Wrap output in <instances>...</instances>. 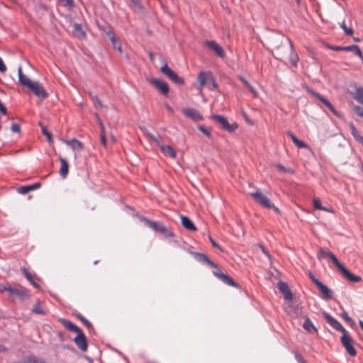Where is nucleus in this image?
Instances as JSON below:
<instances>
[{
    "label": "nucleus",
    "instance_id": "obj_16",
    "mask_svg": "<svg viewBox=\"0 0 363 363\" xmlns=\"http://www.w3.org/2000/svg\"><path fill=\"white\" fill-rule=\"evenodd\" d=\"M333 50H354V54L357 55L363 62V55L359 49V46L357 45H352L345 47L340 46H333L330 48Z\"/></svg>",
    "mask_w": 363,
    "mask_h": 363
},
{
    "label": "nucleus",
    "instance_id": "obj_9",
    "mask_svg": "<svg viewBox=\"0 0 363 363\" xmlns=\"http://www.w3.org/2000/svg\"><path fill=\"white\" fill-rule=\"evenodd\" d=\"M308 93L313 96L320 101L327 108H328L335 116H339V113L333 106V104L320 94L316 92L314 90L309 89Z\"/></svg>",
    "mask_w": 363,
    "mask_h": 363
},
{
    "label": "nucleus",
    "instance_id": "obj_52",
    "mask_svg": "<svg viewBox=\"0 0 363 363\" xmlns=\"http://www.w3.org/2000/svg\"><path fill=\"white\" fill-rule=\"evenodd\" d=\"M60 1L64 3L65 5L69 7H73L74 6L73 0H60Z\"/></svg>",
    "mask_w": 363,
    "mask_h": 363
},
{
    "label": "nucleus",
    "instance_id": "obj_40",
    "mask_svg": "<svg viewBox=\"0 0 363 363\" xmlns=\"http://www.w3.org/2000/svg\"><path fill=\"white\" fill-rule=\"evenodd\" d=\"M340 28L344 30L345 34L348 36L352 35L354 31L352 28H347L345 25V21L339 23Z\"/></svg>",
    "mask_w": 363,
    "mask_h": 363
},
{
    "label": "nucleus",
    "instance_id": "obj_34",
    "mask_svg": "<svg viewBox=\"0 0 363 363\" xmlns=\"http://www.w3.org/2000/svg\"><path fill=\"white\" fill-rule=\"evenodd\" d=\"M32 313L38 315L46 314V311L40 305V301L38 300L32 308Z\"/></svg>",
    "mask_w": 363,
    "mask_h": 363
},
{
    "label": "nucleus",
    "instance_id": "obj_20",
    "mask_svg": "<svg viewBox=\"0 0 363 363\" xmlns=\"http://www.w3.org/2000/svg\"><path fill=\"white\" fill-rule=\"evenodd\" d=\"M59 322L69 331L74 332L77 333L79 332L82 329L79 328L78 326L72 323L70 320L61 318H59Z\"/></svg>",
    "mask_w": 363,
    "mask_h": 363
},
{
    "label": "nucleus",
    "instance_id": "obj_24",
    "mask_svg": "<svg viewBox=\"0 0 363 363\" xmlns=\"http://www.w3.org/2000/svg\"><path fill=\"white\" fill-rule=\"evenodd\" d=\"M13 296H16L20 300L24 301V300L29 298L30 295L26 289L20 287V288H16Z\"/></svg>",
    "mask_w": 363,
    "mask_h": 363
},
{
    "label": "nucleus",
    "instance_id": "obj_44",
    "mask_svg": "<svg viewBox=\"0 0 363 363\" xmlns=\"http://www.w3.org/2000/svg\"><path fill=\"white\" fill-rule=\"evenodd\" d=\"M40 125L41 126V130H42L43 134L47 136L48 140L49 142H51L52 134L47 130V128L45 126L42 125L40 123Z\"/></svg>",
    "mask_w": 363,
    "mask_h": 363
},
{
    "label": "nucleus",
    "instance_id": "obj_33",
    "mask_svg": "<svg viewBox=\"0 0 363 363\" xmlns=\"http://www.w3.org/2000/svg\"><path fill=\"white\" fill-rule=\"evenodd\" d=\"M288 41L289 43L291 50L290 62L294 67H296L298 61V57L296 53L294 52V47L291 41L289 39H288Z\"/></svg>",
    "mask_w": 363,
    "mask_h": 363
},
{
    "label": "nucleus",
    "instance_id": "obj_30",
    "mask_svg": "<svg viewBox=\"0 0 363 363\" xmlns=\"http://www.w3.org/2000/svg\"><path fill=\"white\" fill-rule=\"evenodd\" d=\"M303 328L310 333L317 332V329L308 317H306L303 324Z\"/></svg>",
    "mask_w": 363,
    "mask_h": 363
},
{
    "label": "nucleus",
    "instance_id": "obj_56",
    "mask_svg": "<svg viewBox=\"0 0 363 363\" xmlns=\"http://www.w3.org/2000/svg\"><path fill=\"white\" fill-rule=\"evenodd\" d=\"M7 289H6V291H8L9 293L10 296H13L16 288H13V287H11L10 285H8Z\"/></svg>",
    "mask_w": 363,
    "mask_h": 363
},
{
    "label": "nucleus",
    "instance_id": "obj_61",
    "mask_svg": "<svg viewBox=\"0 0 363 363\" xmlns=\"http://www.w3.org/2000/svg\"><path fill=\"white\" fill-rule=\"evenodd\" d=\"M18 79L19 78H21V77H23V74L22 72V67L21 66H19L18 67Z\"/></svg>",
    "mask_w": 363,
    "mask_h": 363
},
{
    "label": "nucleus",
    "instance_id": "obj_14",
    "mask_svg": "<svg viewBox=\"0 0 363 363\" xmlns=\"http://www.w3.org/2000/svg\"><path fill=\"white\" fill-rule=\"evenodd\" d=\"M193 255L198 262L202 264H208L210 267H214L216 269L218 268V264L211 260L207 255L200 252H193Z\"/></svg>",
    "mask_w": 363,
    "mask_h": 363
},
{
    "label": "nucleus",
    "instance_id": "obj_55",
    "mask_svg": "<svg viewBox=\"0 0 363 363\" xmlns=\"http://www.w3.org/2000/svg\"><path fill=\"white\" fill-rule=\"evenodd\" d=\"M276 166H277V169L281 172H289V169H288L287 168H286L284 165H282L281 164H278Z\"/></svg>",
    "mask_w": 363,
    "mask_h": 363
},
{
    "label": "nucleus",
    "instance_id": "obj_54",
    "mask_svg": "<svg viewBox=\"0 0 363 363\" xmlns=\"http://www.w3.org/2000/svg\"><path fill=\"white\" fill-rule=\"evenodd\" d=\"M209 240H210L211 245H213V247L218 248L220 251H223L222 248L219 246V245L212 238L210 237Z\"/></svg>",
    "mask_w": 363,
    "mask_h": 363
},
{
    "label": "nucleus",
    "instance_id": "obj_45",
    "mask_svg": "<svg viewBox=\"0 0 363 363\" xmlns=\"http://www.w3.org/2000/svg\"><path fill=\"white\" fill-rule=\"evenodd\" d=\"M198 129L201 133H203L205 135H206L207 137H208V138L211 137V130L210 129L206 128L203 125H199L198 127Z\"/></svg>",
    "mask_w": 363,
    "mask_h": 363
},
{
    "label": "nucleus",
    "instance_id": "obj_35",
    "mask_svg": "<svg viewBox=\"0 0 363 363\" xmlns=\"http://www.w3.org/2000/svg\"><path fill=\"white\" fill-rule=\"evenodd\" d=\"M350 130L352 136L360 143L363 145V136H361L353 123L350 124Z\"/></svg>",
    "mask_w": 363,
    "mask_h": 363
},
{
    "label": "nucleus",
    "instance_id": "obj_64",
    "mask_svg": "<svg viewBox=\"0 0 363 363\" xmlns=\"http://www.w3.org/2000/svg\"><path fill=\"white\" fill-rule=\"evenodd\" d=\"M165 106L169 112L173 113V108L168 104H166Z\"/></svg>",
    "mask_w": 363,
    "mask_h": 363
},
{
    "label": "nucleus",
    "instance_id": "obj_29",
    "mask_svg": "<svg viewBox=\"0 0 363 363\" xmlns=\"http://www.w3.org/2000/svg\"><path fill=\"white\" fill-rule=\"evenodd\" d=\"M65 143L69 146H70L73 150H81L83 148L82 143L79 140H78L75 138H72L71 140H66Z\"/></svg>",
    "mask_w": 363,
    "mask_h": 363
},
{
    "label": "nucleus",
    "instance_id": "obj_42",
    "mask_svg": "<svg viewBox=\"0 0 363 363\" xmlns=\"http://www.w3.org/2000/svg\"><path fill=\"white\" fill-rule=\"evenodd\" d=\"M313 203L314 208H316V209L323 210V211H327V212H330V210H326V208H325V207H323L322 206L321 201L318 199H314L313 201Z\"/></svg>",
    "mask_w": 363,
    "mask_h": 363
},
{
    "label": "nucleus",
    "instance_id": "obj_7",
    "mask_svg": "<svg viewBox=\"0 0 363 363\" xmlns=\"http://www.w3.org/2000/svg\"><path fill=\"white\" fill-rule=\"evenodd\" d=\"M317 257L319 259H323L326 258L330 259L337 268H339L342 264L333 252L327 251L323 248H320L318 250L317 252Z\"/></svg>",
    "mask_w": 363,
    "mask_h": 363
},
{
    "label": "nucleus",
    "instance_id": "obj_1",
    "mask_svg": "<svg viewBox=\"0 0 363 363\" xmlns=\"http://www.w3.org/2000/svg\"><path fill=\"white\" fill-rule=\"evenodd\" d=\"M323 317L329 325H330L335 330L342 333L340 342L348 354L352 357L356 356L357 351L353 347L354 340L348 334L345 328L342 325V324L327 312L323 313Z\"/></svg>",
    "mask_w": 363,
    "mask_h": 363
},
{
    "label": "nucleus",
    "instance_id": "obj_17",
    "mask_svg": "<svg viewBox=\"0 0 363 363\" xmlns=\"http://www.w3.org/2000/svg\"><path fill=\"white\" fill-rule=\"evenodd\" d=\"M317 287L322 294L321 298L328 300L333 298V291L322 282H317Z\"/></svg>",
    "mask_w": 363,
    "mask_h": 363
},
{
    "label": "nucleus",
    "instance_id": "obj_51",
    "mask_svg": "<svg viewBox=\"0 0 363 363\" xmlns=\"http://www.w3.org/2000/svg\"><path fill=\"white\" fill-rule=\"evenodd\" d=\"M354 108L356 113L358 116L363 117V108L362 107H361L359 106H356Z\"/></svg>",
    "mask_w": 363,
    "mask_h": 363
},
{
    "label": "nucleus",
    "instance_id": "obj_32",
    "mask_svg": "<svg viewBox=\"0 0 363 363\" xmlns=\"http://www.w3.org/2000/svg\"><path fill=\"white\" fill-rule=\"evenodd\" d=\"M289 136L291 138L293 143L298 147V148H305L307 147V145L303 141L299 140L296 137V135L291 132L288 133Z\"/></svg>",
    "mask_w": 363,
    "mask_h": 363
},
{
    "label": "nucleus",
    "instance_id": "obj_43",
    "mask_svg": "<svg viewBox=\"0 0 363 363\" xmlns=\"http://www.w3.org/2000/svg\"><path fill=\"white\" fill-rule=\"evenodd\" d=\"M135 8L140 11H143V6L141 4V0H130Z\"/></svg>",
    "mask_w": 363,
    "mask_h": 363
},
{
    "label": "nucleus",
    "instance_id": "obj_3",
    "mask_svg": "<svg viewBox=\"0 0 363 363\" xmlns=\"http://www.w3.org/2000/svg\"><path fill=\"white\" fill-rule=\"evenodd\" d=\"M160 72L166 75L173 83L182 85L184 83L182 77H179L174 71L170 69L165 63L161 68Z\"/></svg>",
    "mask_w": 363,
    "mask_h": 363
},
{
    "label": "nucleus",
    "instance_id": "obj_58",
    "mask_svg": "<svg viewBox=\"0 0 363 363\" xmlns=\"http://www.w3.org/2000/svg\"><path fill=\"white\" fill-rule=\"evenodd\" d=\"M9 284H0V292L1 293H3L4 291H6V289H7V286H8Z\"/></svg>",
    "mask_w": 363,
    "mask_h": 363
},
{
    "label": "nucleus",
    "instance_id": "obj_12",
    "mask_svg": "<svg viewBox=\"0 0 363 363\" xmlns=\"http://www.w3.org/2000/svg\"><path fill=\"white\" fill-rule=\"evenodd\" d=\"M205 45L215 52V53L220 57H225V52L223 48L215 40H207L204 43Z\"/></svg>",
    "mask_w": 363,
    "mask_h": 363
},
{
    "label": "nucleus",
    "instance_id": "obj_57",
    "mask_svg": "<svg viewBox=\"0 0 363 363\" xmlns=\"http://www.w3.org/2000/svg\"><path fill=\"white\" fill-rule=\"evenodd\" d=\"M101 143L104 146H106V138L105 133H101Z\"/></svg>",
    "mask_w": 363,
    "mask_h": 363
},
{
    "label": "nucleus",
    "instance_id": "obj_31",
    "mask_svg": "<svg viewBox=\"0 0 363 363\" xmlns=\"http://www.w3.org/2000/svg\"><path fill=\"white\" fill-rule=\"evenodd\" d=\"M159 233H160L164 238H173L174 237V233L171 230V228L166 227L164 224L159 229Z\"/></svg>",
    "mask_w": 363,
    "mask_h": 363
},
{
    "label": "nucleus",
    "instance_id": "obj_47",
    "mask_svg": "<svg viewBox=\"0 0 363 363\" xmlns=\"http://www.w3.org/2000/svg\"><path fill=\"white\" fill-rule=\"evenodd\" d=\"M21 270L30 283L34 280L31 274L26 268H22Z\"/></svg>",
    "mask_w": 363,
    "mask_h": 363
},
{
    "label": "nucleus",
    "instance_id": "obj_59",
    "mask_svg": "<svg viewBox=\"0 0 363 363\" xmlns=\"http://www.w3.org/2000/svg\"><path fill=\"white\" fill-rule=\"evenodd\" d=\"M310 278H311V280L312 281V282L313 284H315L316 286H317V282H321L320 281H319L318 279H316L313 275L312 274H310Z\"/></svg>",
    "mask_w": 363,
    "mask_h": 363
},
{
    "label": "nucleus",
    "instance_id": "obj_53",
    "mask_svg": "<svg viewBox=\"0 0 363 363\" xmlns=\"http://www.w3.org/2000/svg\"><path fill=\"white\" fill-rule=\"evenodd\" d=\"M6 71V66L5 65L3 60L0 57V72L4 73Z\"/></svg>",
    "mask_w": 363,
    "mask_h": 363
},
{
    "label": "nucleus",
    "instance_id": "obj_38",
    "mask_svg": "<svg viewBox=\"0 0 363 363\" xmlns=\"http://www.w3.org/2000/svg\"><path fill=\"white\" fill-rule=\"evenodd\" d=\"M239 79L248 89V90L253 94V96H256L257 95L256 89L244 77H240Z\"/></svg>",
    "mask_w": 363,
    "mask_h": 363
},
{
    "label": "nucleus",
    "instance_id": "obj_49",
    "mask_svg": "<svg viewBox=\"0 0 363 363\" xmlns=\"http://www.w3.org/2000/svg\"><path fill=\"white\" fill-rule=\"evenodd\" d=\"M11 130L14 133H20L21 128L20 125L17 123H12L11 126Z\"/></svg>",
    "mask_w": 363,
    "mask_h": 363
},
{
    "label": "nucleus",
    "instance_id": "obj_10",
    "mask_svg": "<svg viewBox=\"0 0 363 363\" xmlns=\"http://www.w3.org/2000/svg\"><path fill=\"white\" fill-rule=\"evenodd\" d=\"M182 113L186 118H190L195 122L201 121L203 120V116L196 109L194 108H183Z\"/></svg>",
    "mask_w": 363,
    "mask_h": 363
},
{
    "label": "nucleus",
    "instance_id": "obj_21",
    "mask_svg": "<svg viewBox=\"0 0 363 363\" xmlns=\"http://www.w3.org/2000/svg\"><path fill=\"white\" fill-rule=\"evenodd\" d=\"M140 220L145 222V223L152 230L155 232H159L160 228L163 224L162 222H156L148 219L147 218L142 216Z\"/></svg>",
    "mask_w": 363,
    "mask_h": 363
},
{
    "label": "nucleus",
    "instance_id": "obj_28",
    "mask_svg": "<svg viewBox=\"0 0 363 363\" xmlns=\"http://www.w3.org/2000/svg\"><path fill=\"white\" fill-rule=\"evenodd\" d=\"M40 186V183H35L32 185L22 186L18 188V191L20 194H27L28 192H29L30 191L35 190V189H38Z\"/></svg>",
    "mask_w": 363,
    "mask_h": 363
},
{
    "label": "nucleus",
    "instance_id": "obj_5",
    "mask_svg": "<svg viewBox=\"0 0 363 363\" xmlns=\"http://www.w3.org/2000/svg\"><path fill=\"white\" fill-rule=\"evenodd\" d=\"M211 118L216 122H218L219 124H220V125L225 130H227L229 133L234 132L238 127L236 123L230 124L227 118L223 116L215 114L212 115Z\"/></svg>",
    "mask_w": 363,
    "mask_h": 363
},
{
    "label": "nucleus",
    "instance_id": "obj_27",
    "mask_svg": "<svg viewBox=\"0 0 363 363\" xmlns=\"http://www.w3.org/2000/svg\"><path fill=\"white\" fill-rule=\"evenodd\" d=\"M20 363H46L45 361L38 357L29 355L25 357Z\"/></svg>",
    "mask_w": 363,
    "mask_h": 363
},
{
    "label": "nucleus",
    "instance_id": "obj_18",
    "mask_svg": "<svg viewBox=\"0 0 363 363\" xmlns=\"http://www.w3.org/2000/svg\"><path fill=\"white\" fill-rule=\"evenodd\" d=\"M278 289L283 294V296L286 300H291L293 298V294L288 286V284L283 281L278 282Z\"/></svg>",
    "mask_w": 363,
    "mask_h": 363
},
{
    "label": "nucleus",
    "instance_id": "obj_39",
    "mask_svg": "<svg viewBox=\"0 0 363 363\" xmlns=\"http://www.w3.org/2000/svg\"><path fill=\"white\" fill-rule=\"evenodd\" d=\"M18 82L22 86L29 88L34 81H31L28 77L23 75L21 78H19Z\"/></svg>",
    "mask_w": 363,
    "mask_h": 363
},
{
    "label": "nucleus",
    "instance_id": "obj_50",
    "mask_svg": "<svg viewBox=\"0 0 363 363\" xmlns=\"http://www.w3.org/2000/svg\"><path fill=\"white\" fill-rule=\"evenodd\" d=\"M294 357L296 359V360L297 361L298 363H300L302 361L304 360L303 357L301 356V354H300L298 352H297L296 351H294Z\"/></svg>",
    "mask_w": 363,
    "mask_h": 363
},
{
    "label": "nucleus",
    "instance_id": "obj_4",
    "mask_svg": "<svg viewBox=\"0 0 363 363\" xmlns=\"http://www.w3.org/2000/svg\"><path fill=\"white\" fill-rule=\"evenodd\" d=\"M250 195L261 206L264 207L266 208H269V207H272V203L271 202L269 199L264 196L259 189H257L255 192H251Z\"/></svg>",
    "mask_w": 363,
    "mask_h": 363
},
{
    "label": "nucleus",
    "instance_id": "obj_41",
    "mask_svg": "<svg viewBox=\"0 0 363 363\" xmlns=\"http://www.w3.org/2000/svg\"><path fill=\"white\" fill-rule=\"evenodd\" d=\"M76 317L79 319L88 328H93L92 324L85 318L82 314L77 313L75 314Z\"/></svg>",
    "mask_w": 363,
    "mask_h": 363
},
{
    "label": "nucleus",
    "instance_id": "obj_25",
    "mask_svg": "<svg viewBox=\"0 0 363 363\" xmlns=\"http://www.w3.org/2000/svg\"><path fill=\"white\" fill-rule=\"evenodd\" d=\"M60 160L61 163V167L59 173L62 178H65L69 172V164L67 161L63 157H60Z\"/></svg>",
    "mask_w": 363,
    "mask_h": 363
},
{
    "label": "nucleus",
    "instance_id": "obj_19",
    "mask_svg": "<svg viewBox=\"0 0 363 363\" xmlns=\"http://www.w3.org/2000/svg\"><path fill=\"white\" fill-rule=\"evenodd\" d=\"M59 322L69 331L74 332L77 333L79 332L82 329L79 328L78 326L72 323L70 320L61 318H59Z\"/></svg>",
    "mask_w": 363,
    "mask_h": 363
},
{
    "label": "nucleus",
    "instance_id": "obj_22",
    "mask_svg": "<svg viewBox=\"0 0 363 363\" xmlns=\"http://www.w3.org/2000/svg\"><path fill=\"white\" fill-rule=\"evenodd\" d=\"M106 33L109 37L113 48L118 50L120 53H122L121 45L118 42L115 34L110 29L106 31Z\"/></svg>",
    "mask_w": 363,
    "mask_h": 363
},
{
    "label": "nucleus",
    "instance_id": "obj_26",
    "mask_svg": "<svg viewBox=\"0 0 363 363\" xmlns=\"http://www.w3.org/2000/svg\"><path fill=\"white\" fill-rule=\"evenodd\" d=\"M212 74L211 72H201L198 76V80L201 86H203L208 80H211Z\"/></svg>",
    "mask_w": 363,
    "mask_h": 363
},
{
    "label": "nucleus",
    "instance_id": "obj_8",
    "mask_svg": "<svg viewBox=\"0 0 363 363\" xmlns=\"http://www.w3.org/2000/svg\"><path fill=\"white\" fill-rule=\"evenodd\" d=\"M150 84H151L155 88H156L161 94L167 95L169 93V88L167 82L163 80L158 79L150 78L148 79Z\"/></svg>",
    "mask_w": 363,
    "mask_h": 363
},
{
    "label": "nucleus",
    "instance_id": "obj_2",
    "mask_svg": "<svg viewBox=\"0 0 363 363\" xmlns=\"http://www.w3.org/2000/svg\"><path fill=\"white\" fill-rule=\"evenodd\" d=\"M146 135L149 138H150L153 142L156 143V145L160 147L161 152L164 155L168 156L172 159L176 158L177 152L170 145L162 144L157 138L150 133H146Z\"/></svg>",
    "mask_w": 363,
    "mask_h": 363
},
{
    "label": "nucleus",
    "instance_id": "obj_48",
    "mask_svg": "<svg viewBox=\"0 0 363 363\" xmlns=\"http://www.w3.org/2000/svg\"><path fill=\"white\" fill-rule=\"evenodd\" d=\"M341 316L344 318V320L349 324L353 323V320L348 315L346 311H344Z\"/></svg>",
    "mask_w": 363,
    "mask_h": 363
},
{
    "label": "nucleus",
    "instance_id": "obj_23",
    "mask_svg": "<svg viewBox=\"0 0 363 363\" xmlns=\"http://www.w3.org/2000/svg\"><path fill=\"white\" fill-rule=\"evenodd\" d=\"M181 221H182V225L186 229H187L189 230H191V231L196 230V228L195 225L193 223V222L187 216H181Z\"/></svg>",
    "mask_w": 363,
    "mask_h": 363
},
{
    "label": "nucleus",
    "instance_id": "obj_62",
    "mask_svg": "<svg viewBox=\"0 0 363 363\" xmlns=\"http://www.w3.org/2000/svg\"><path fill=\"white\" fill-rule=\"evenodd\" d=\"M261 247H262V252H264V254H265V255H266L269 258H270V257H271V256H270V255H269V252H268V251H267L264 247L261 246Z\"/></svg>",
    "mask_w": 363,
    "mask_h": 363
},
{
    "label": "nucleus",
    "instance_id": "obj_37",
    "mask_svg": "<svg viewBox=\"0 0 363 363\" xmlns=\"http://www.w3.org/2000/svg\"><path fill=\"white\" fill-rule=\"evenodd\" d=\"M73 31L78 35L79 38H85L86 33L82 30V25L80 23H74L73 26Z\"/></svg>",
    "mask_w": 363,
    "mask_h": 363
},
{
    "label": "nucleus",
    "instance_id": "obj_60",
    "mask_svg": "<svg viewBox=\"0 0 363 363\" xmlns=\"http://www.w3.org/2000/svg\"><path fill=\"white\" fill-rule=\"evenodd\" d=\"M269 208H272L274 211V212L277 213V214L281 213V211L279 209V208L275 206L273 203H272V207H269Z\"/></svg>",
    "mask_w": 363,
    "mask_h": 363
},
{
    "label": "nucleus",
    "instance_id": "obj_11",
    "mask_svg": "<svg viewBox=\"0 0 363 363\" xmlns=\"http://www.w3.org/2000/svg\"><path fill=\"white\" fill-rule=\"evenodd\" d=\"M77 336L74 338V342L75 345L80 349L82 351L85 352L87 350V341L85 335L83 331L81 330L79 332L77 333Z\"/></svg>",
    "mask_w": 363,
    "mask_h": 363
},
{
    "label": "nucleus",
    "instance_id": "obj_46",
    "mask_svg": "<svg viewBox=\"0 0 363 363\" xmlns=\"http://www.w3.org/2000/svg\"><path fill=\"white\" fill-rule=\"evenodd\" d=\"M91 96V99H92V101L94 102V104L95 106H99L100 108H102L103 107V104L101 101V100L99 99V97L96 95L94 96Z\"/></svg>",
    "mask_w": 363,
    "mask_h": 363
},
{
    "label": "nucleus",
    "instance_id": "obj_6",
    "mask_svg": "<svg viewBox=\"0 0 363 363\" xmlns=\"http://www.w3.org/2000/svg\"><path fill=\"white\" fill-rule=\"evenodd\" d=\"M37 97L42 100L46 99L48 96L47 91L43 85L38 81H34L28 88Z\"/></svg>",
    "mask_w": 363,
    "mask_h": 363
},
{
    "label": "nucleus",
    "instance_id": "obj_63",
    "mask_svg": "<svg viewBox=\"0 0 363 363\" xmlns=\"http://www.w3.org/2000/svg\"><path fill=\"white\" fill-rule=\"evenodd\" d=\"M30 284H32L35 288H36V289H39V288H40V285H39L37 282H35L34 280H33V281H32L30 282Z\"/></svg>",
    "mask_w": 363,
    "mask_h": 363
},
{
    "label": "nucleus",
    "instance_id": "obj_15",
    "mask_svg": "<svg viewBox=\"0 0 363 363\" xmlns=\"http://www.w3.org/2000/svg\"><path fill=\"white\" fill-rule=\"evenodd\" d=\"M338 269L342 272L345 278L353 283H357L362 280L361 277L352 274L347 268L343 266V264H341Z\"/></svg>",
    "mask_w": 363,
    "mask_h": 363
},
{
    "label": "nucleus",
    "instance_id": "obj_36",
    "mask_svg": "<svg viewBox=\"0 0 363 363\" xmlns=\"http://www.w3.org/2000/svg\"><path fill=\"white\" fill-rule=\"evenodd\" d=\"M353 97L357 101L363 105V88L357 87Z\"/></svg>",
    "mask_w": 363,
    "mask_h": 363
},
{
    "label": "nucleus",
    "instance_id": "obj_13",
    "mask_svg": "<svg viewBox=\"0 0 363 363\" xmlns=\"http://www.w3.org/2000/svg\"><path fill=\"white\" fill-rule=\"evenodd\" d=\"M217 269H218L217 271L213 272V274H214V276H216L221 281H223L224 284H225L228 286H235V287L238 286L237 284L234 281V280L230 276L221 272L218 268Z\"/></svg>",
    "mask_w": 363,
    "mask_h": 363
}]
</instances>
